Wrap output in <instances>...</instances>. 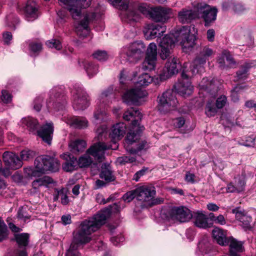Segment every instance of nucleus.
<instances>
[{
  "label": "nucleus",
  "instance_id": "aec40b11",
  "mask_svg": "<svg viewBox=\"0 0 256 256\" xmlns=\"http://www.w3.org/2000/svg\"><path fill=\"white\" fill-rule=\"evenodd\" d=\"M156 56V46L154 43H150L147 49L146 56L143 63V68L148 70H154L155 68Z\"/></svg>",
  "mask_w": 256,
  "mask_h": 256
},
{
  "label": "nucleus",
  "instance_id": "2eb2a0df",
  "mask_svg": "<svg viewBox=\"0 0 256 256\" xmlns=\"http://www.w3.org/2000/svg\"><path fill=\"white\" fill-rule=\"evenodd\" d=\"M153 8L145 4H140L138 8V10H128L124 12L126 16V21L128 22H136L140 18V16L138 12L142 13L146 17L150 18Z\"/></svg>",
  "mask_w": 256,
  "mask_h": 256
},
{
  "label": "nucleus",
  "instance_id": "4be33fe9",
  "mask_svg": "<svg viewBox=\"0 0 256 256\" xmlns=\"http://www.w3.org/2000/svg\"><path fill=\"white\" fill-rule=\"evenodd\" d=\"M94 14H86L82 16V20L76 26V32L80 38L86 37L89 34L88 24L94 18Z\"/></svg>",
  "mask_w": 256,
  "mask_h": 256
},
{
  "label": "nucleus",
  "instance_id": "de8ad7c7",
  "mask_svg": "<svg viewBox=\"0 0 256 256\" xmlns=\"http://www.w3.org/2000/svg\"><path fill=\"white\" fill-rule=\"evenodd\" d=\"M93 58L99 61H104L108 58V55L106 51L98 50L92 54Z\"/></svg>",
  "mask_w": 256,
  "mask_h": 256
},
{
  "label": "nucleus",
  "instance_id": "4468645a",
  "mask_svg": "<svg viewBox=\"0 0 256 256\" xmlns=\"http://www.w3.org/2000/svg\"><path fill=\"white\" fill-rule=\"evenodd\" d=\"M214 54L212 50L208 46L202 48L198 55L194 60L191 68L194 69L196 72H202L204 70L203 65Z\"/></svg>",
  "mask_w": 256,
  "mask_h": 256
},
{
  "label": "nucleus",
  "instance_id": "5fc2aeb1",
  "mask_svg": "<svg viewBox=\"0 0 256 256\" xmlns=\"http://www.w3.org/2000/svg\"><path fill=\"white\" fill-rule=\"evenodd\" d=\"M43 98L41 96H38L36 98L33 103V108L36 112H40L42 107V102Z\"/></svg>",
  "mask_w": 256,
  "mask_h": 256
},
{
  "label": "nucleus",
  "instance_id": "6e6552de",
  "mask_svg": "<svg viewBox=\"0 0 256 256\" xmlns=\"http://www.w3.org/2000/svg\"><path fill=\"white\" fill-rule=\"evenodd\" d=\"M62 90L59 87L52 88L49 92V98L46 100L47 108L56 110L62 109L66 104V99L62 94Z\"/></svg>",
  "mask_w": 256,
  "mask_h": 256
},
{
  "label": "nucleus",
  "instance_id": "a18cd8bd",
  "mask_svg": "<svg viewBox=\"0 0 256 256\" xmlns=\"http://www.w3.org/2000/svg\"><path fill=\"white\" fill-rule=\"evenodd\" d=\"M34 156L35 152L34 151L28 149H25L20 152V159L22 162V160H28L33 158Z\"/></svg>",
  "mask_w": 256,
  "mask_h": 256
},
{
  "label": "nucleus",
  "instance_id": "0e129e2a",
  "mask_svg": "<svg viewBox=\"0 0 256 256\" xmlns=\"http://www.w3.org/2000/svg\"><path fill=\"white\" fill-rule=\"evenodd\" d=\"M254 141L255 138L253 136H248L246 138L245 142L241 143L240 144L247 147L254 146Z\"/></svg>",
  "mask_w": 256,
  "mask_h": 256
},
{
  "label": "nucleus",
  "instance_id": "dca6fc26",
  "mask_svg": "<svg viewBox=\"0 0 256 256\" xmlns=\"http://www.w3.org/2000/svg\"><path fill=\"white\" fill-rule=\"evenodd\" d=\"M197 18H198V4L193 8H184L178 13V20L183 24L190 23L192 20Z\"/></svg>",
  "mask_w": 256,
  "mask_h": 256
},
{
  "label": "nucleus",
  "instance_id": "bf43d9fd",
  "mask_svg": "<svg viewBox=\"0 0 256 256\" xmlns=\"http://www.w3.org/2000/svg\"><path fill=\"white\" fill-rule=\"evenodd\" d=\"M30 50L34 52H40L42 49V44L40 42H30L29 44Z\"/></svg>",
  "mask_w": 256,
  "mask_h": 256
},
{
  "label": "nucleus",
  "instance_id": "f257e3e1",
  "mask_svg": "<svg viewBox=\"0 0 256 256\" xmlns=\"http://www.w3.org/2000/svg\"><path fill=\"white\" fill-rule=\"evenodd\" d=\"M197 30L194 25L184 26L175 34L166 35L162 39H158L160 48V56L162 59L168 58L163 71L159 74L160 81H164L177 74L180 68V62L175 56H170L176 41L180 42L184 50H191L195 45L196 34Z\"/></svg>",
  "mask_w": 256,
  "mask_h": 256
},
{
  "label": "nucleus",
  "instance_id": "49530a36",
  "mask_svg": "<svg viewBox=\"0 0 256 256\" xmlns=\"http://www.w3.org/2000/svg\"><path fill=\"white\" fill-rule=\"evenodd\" d=\"M250 66L248 64H246L242 66L240 70L236 72L237 77L238 80L244 79L247 77L248 72Z\"/></svg>",
  "mask_w": 256,
  "mask_h": 256
},
{
  "label": "nucleus",
  "instance_id": "79ce46f5",
  "mask_svg": "<svg viewBox=\"0 0 256 256\" xmlns=\"http://www.w3.org/2000/svg\"><path fill=\"white\" fill-rule=\"evenodd\" d=\"M84 68L89 77L91 78L98 72V66L92 62H87L84 65Z\"/></svg>",
  "mask_w": 256,
  "mask_h": 256
},
{
  "label": "nucleus",
  "instance_id": "7ed1b4c3",
  "mask_svg": "<svg viewBox=\"0 0 256 256\" xmlns=\"http://www.w3.org/2000/svg\"><path fill=\"white\" fill-rule=\"evenodd\" d=\"M20 123L22 126H26V128L30 132H36L38 136L44 142L48 144H50L54 132L52 123H46L38 130H36L38 127V121L36 119L32 117L28 116L22 118L21 120Z\"/></svg>",
  "mask_w": 256,
  "mask_h": 256
},
{
  "label": "nucleus",
  "instance_id": "2f4dec72",
  "mask_svg": "<svg viewBox=\"0 0 256 256\" xmlns=\"http://www.w3.org/2000/svg\"><path fill=\"white\" fill-rule=\"evenodd\" d=\"M26 16L28 21H32L38 16L36 4L33 1H28L24 8Z\"/></svg>",
  "mask_w": 256,
  "mask_h": 256
},
{
  "label": "nucleus",
  "instance_id": "9d476101",
  "mask_svg": "<svg viewBox=\"0 0 256 256\" xmlns=\"http://www.w3.org/2000/svg\"><path fill=\"white\" fill-rule=\"evenodd\" d=\"M146 47L141 42H134L124 47L123 49L124 54L127 60L134 62L138 61L143 56Z\"/></svg>",
  "mask_w": 256,
  "mask_h": 256
},
{
  "label": "nucleus",
  "instance_id": "423d86ee",
  "mask_svg": "<svg viewBox=\"0 0 256 256\" xmlns=\"http://www.w3.org/2000/svg\"><path fill=\"white\" fill-rule=\"evenodd\" d=\"M178 103L175 92L172 90H168L159 97L158 110L162 114H166L174 110Z\"/></svg>",
  "mask_w": 256,
  "mask_h": 256
},
{
  "label": "nucleus",
  "instance_id": "4d7b16f0",
  "mask_svg": "<svg viewBox=\"0 0 256 256\" xmlns=\"http://www.w3.org/2000/svg\"><path fill=\"white\" fill-rule=\"evenodd\" d=\"M226 102V97L224 95H222L217 98L216 102V106L217 108H222L225 106Z\"/></svg>",
  "mask_w": 256,
  "mask_h": 256
},
{
  "label": "nucleus",
  "instance_id": "680f3d73",
  "mask_svg": "<svg viewBox=\"0 0 256 256\" xmlns=\"http://www.w3.org/2000/svg\"><path fill=\"white\" fill-rule=\"evenodd\" d=\"M1 100L4 103L10 102L12 100V96L6 90H2V91Z\"/></svg>",
  "mask_w": 256,
  "mask_h": 256
},
{
  "label": "nucleus",
  "instance_id": "7c9ffc66",
  "mask_svg": "<svg viewBox=\"0 0 256 256\" xmlns=\"http://www.w3.org/2000/svg\"><path fill=\"white\" fill-rule=\"evenodd\" d=\"M195 225L200 228L210 227L212 223L209 222L208 218L202 212H196L194 215Z\"/></svg>",
  "mask_w": 256,
  "mask_h": 256
},
{
  "label": "nucleus",
  "instance_id": "c756f323",
  "mask_svg": "<svg viewBox=\"0 0 256 256\" xmlns=\"http://www.w3.org/2000/svg\"><path fill=\"white\" fill-rule=\"evenodd\" d=\"M61 158L65 160L62 164V168L64 170L71 172L76 169L77 166L78 161L74 156L64 154L61 155Z\"/></svg>",
  "mask_w": 256,
  "mask_h": 256
},
{
  "label": "nucleus",
  "instance_id": "9b49d317",
  "mask_svg": "<svg viewBox=\"0 0 256 256\" xmlns=\"http://www.w3.org/2000/svg\"><path fill=\"white\" fill-rule=\"evenodd\" d=\"M218 10L215 8L204 3L198 4V18H202L204 22V26H209L216 20Z\"/></svg>",
  "mask_w": 256,
  "mask_h": 256
},
{
  "label": "nucleus",
  "instance_id": "b1692460",
  "mask_svg": "<svg viewBox=\"0 0 256 256\" xmlns=\"http://www.w3.org/2000/svg\"><path fill=\"white\" fill-rule=\"evenodd\" d=\"M144 130V127L140 126L138 120H134L132 122V127L127 134V142L132 144L138 140L140 138V134Z\"/></svg>",
  "mask_w": 256,
  "mask_h": 256
},
{
  "label": "nucleus",
  "instance_id": "6e6d98bb",
  "mask_svg": "<svg viewBox=\"0 0 256 256\" xmlns=\"http://www.w3.org/2000/svg\"><path fill=\"white\" fill-rule=\"evenodd\" d=\"M117 162L120 164H124L128 162H132L136 160L133 156H122L117 158Z\"/></svg>",
  "mask_w": 256,
  "mask_h": 256
},
{
  "label": "nucleus",
  "instance_id": "13d9d810",
  "mask_svg": "<svg viewBox=\"0 0 256 256\" xmlns=\"http://www.w3.org/2000/svg\"><path fill=\"white\" fill-rule=\"evenodd\" d=\"M224 57L226 58V60L228 64L226 66V69L229 68H234L236 66V62L234 61L233 58L231 55L229 53L225 54Z\"/></svg>",
  "mask_w": 256,
  "mask_h": 256
},
{
  "label": "nucleus",
  "instance_id": "0eeeda50",
  "mask_svg": "<svg viewBox=\"0 0 256 256\" xmlns=\"http://www.w3.org/2000/svg\"><path fill=\"white\" fill-rule=\"evenodd\" d=\"M197 73L194 69L191 68L189 71H183L182 74V80L174 86L176 92L184 97L190 95L193 92L194 87L188 78Z\"/></svg>",
  "mask_w": 256,
  "mask_h": 256
},
{
  "label": "nucleus",
  "instance_id": "cd10ccee",
  "mask_svg": "<svg viewBox=\"0 0 256 256\" xmlns=\"http://www.w3.org/2000/svg\"><path fill=\"white\" fill-rule=\"evenodd\" d=\"M218 82L216 80L212 79L210 81L208 78H204L199 86L201 89L210 93L212 96H215L218 91Z\"/></svg>",
  "mask_w": 256,
  "mask_h": 256
},
{
  "label": "nucleus",
  "instance_id": "58836bf2",
  "mask_svg": "<svg viewBox=\"0 0 256 256\" xmlns=\"http://www.w3.org/2000/svg\"><path fill=\"white\" fill-rule=\"evenodd\" d=\"M14 240L20 248L26 247L29 242L30 236L28 233L16 234L14 235Z\"/></svg>",
  "mask_w": 256,
  "mask_h": 256
},
{
  "label": "nucleus",
  "instance_id": "37998d69",
  "mask_svg": "<svg viewBox=\"0 0 256 256\" xmlns=\"http://www.w3.org/2000/svg\"><path fill=\"white\" fill-rule=\"evenodd\" d=\"M9 231L4 221L0 218V242L6 240L8 238Z\"/></svg>",
  "mask_w": 256,
  "mask_h": 256
},
{
  "label": "nucleus",
  "instance_id": "603ef678",
  "mask_svg": "<svg viewBox=\"0 0 256 256\" xmlns=\"http://www.w3.org/2000/svg\"><path fill=\"white\" fill-rule=\"evenodd\" d=\"M134 198H136V189L126 193L122 196V198L124 202H131Z\"/></svg>",
  "mask_w": 256,
  "mask_h": 256
},
{
  "label": "nucleus",
  "instance_id": "c85d7f7f",
  "mask_svg": "<svg viewBox=\"0 0 256 256\" xmlns=\"http://www.w3.org/2000/svg\"><path fill=\"white\" fill-rule=\"evenodd\" d=\"M227 245H229L230 256H240L239 253L244 249L242 243L232 238H228Z\"/></svg>",
  "mask_w": 256,
  "mask_h": 256
},
{
  "label": "nucleus",
  "instance_id": "ddd939ff",
  "mask_svg": "<svg viewBox=\"0 0 256 256\" xmlns=\"http://www.w3.org/2000/svg\"><path fill=\"white\" fill-rule=\"evenodd\" d=\"M192 217L190 210L184 206L172 208L168 211L166 216L168 219L176 220L181 222H188Z\"/></svg>",
  "mask_w": 256,
  "mask_h": 256
},
{
  "label": "nucleus",
  "instance_id": "f3484780",
  "mask_svg": "<svg viewBox=\"0 0 256 256\" xmlns=\"http://www.w3.org/2000/svg\"><path fill=\"white\" fill-rule=\"evenodd\" d=\"M88 96L82 88L76 90L73 96L72 106L75 110H84L88 106Z\"/></svg>",
  "mask_w": 256,
  "mask_h": 256
},
{
  "label": "nucleus",
  "instance_id": "393cba45",
  "mask_svg": "<svg viewBox=\"0 0 256 256\" xmlns=\"http://www.w3.org/2000/svg\"><path fill=\"white\" fill-rule=\"evenodd\" d=\"M126 130V126L122 122L114 124L111 128L110 136L116 144V141L121 140L124 136Z\"/></svg>",
  "mask_w": 256,
  "mask_h": 256
},
{
  "label": "nucleus",
  "instance_id": "6ab92c4d",
  "mask_svg": "<svg viewBox=\"0 0 256 256\" xmlns=\"http://www.w3.org/2000/svg\"><path fill=\"white\" fill-rule=\"evenodd\" d=\"M146 96L145 91L140 88H134L127 90L122 96L124 102L128 104H138V100Z\"/></svg>",
  "mask_w": 256,
  "mask_h": 256
},
{
  "label": "nucleus",
  "instance_id": "f8f14e48",
  "mask_svg": "<svg viewBox=\"0 0 256 256\" xmlns=\"http://www.w3.org/2000/svg\"><path fill=\"white\" fill-rule=\"evenodd\" d=\"M156 195L154 188L143 186L136 188V198L142 202V208L148 207L150 200Z\"/></svg>",
  "mask_w": 256,
  "mask_h": 256
},
{
  "label": "nucleus",
  "instance_id": "39448f33",
  "mask_svg": "<svg viewBox=\"0 0 256 256\" xmlns=\"http://www.w3.org/2000/svg\"><path fill=\"white\" fill-rule=\"evenodd\" d=\"M32 174L34 176H36L37 173L44 174L48 170L52 172L58 171L60 167V164L56 158L48 156H42L36 158Z\"/></svg>",
  "mask_w": 256,
  "mask_h": 256
},
{
  "label": "nucleus",
  "instance_id": "09e8293b",
  "mask_svg": "<svg viewBox=\"0 0 256 256\" xmlns=\"http://www.w3.org/2000/svg\"><path fill=\"white\" fill-rule=\"evenodd\" d=\"M217 112V109L216 108L214 104L212 102H208L206 104L205 113L209 117L214 116Z\"/></svg>",
  "mask_w": 256,
  "mask_h": 256
},
{
  "label": "nucleus",
  "instance_id": "f03ea898",
  "mask_svg": "<svg viewBox=\"0 0 256 256\" xmlns=\"http://www.w3.org/2000/svg\"><path fill=\"white\" fill-rule=\"evenodd\" d=\"M112 212L111 206L98 212L92 218L83 221L77 231L74 232L73 242L84 244L92 240L91 234L104 224Z\"/></svg>",
  "mask_w": 256,
  "mask_h": 256
},
{
  "label": "nucleus",
  "instance_id": "473e14b6",
  "mask_svg": "<svg viewBox=\"0 0 256 256\" xmlns=\"http://www.w3.org/2000/svg\"><path fill=\"white\" fill-rule=\"evenodd\" d=\"M100 177L108 182L114 180L115 176L109 164L104 163L102 164Z\"/></svg>",
  "mask_w": 256,
  "mask_h": 256
},
{
  "label": "nucleus",
  "instance_id": "c03bdc74",
  "mask_svg": "<svg viewBox=\"0 0 256 256\" xmlns=\"http://www.w3.org/2000/svg\"><path fill=\"white\" fill-rule=\"evenodd\" d=\"M113 6L122 10H126L128 8V0H108Z\"/></svg>",
  "mask_w": 256,
  "mask_h": 256
},
{
  "label": "nucleus",
  "instance_id": "864d4df0",
  "mask_svg": "<svg viewBox=\"0 0 256 256\" xmlns=\"http://www.w3.org/2000/svg\"><path fill=\"white\" fill-rule=\"evenodd\" d=\"M148 148V145L146 142L142 141L140 142L137 148L136 149L132 148L130 150H128V152L130 154H136L138 151L142 150H146Z\"/></svg>",
  "mask_w": 256,
  "mask_h": 256
},
{
  "label": "nucleus",
  "instance_id": "bb28decb",
  "mask_svg": "<svg viewBox=\"0 0 256 256\" xmlns=\"http://www.w3.org/2000/svg\"><path fill=\"white\" fill-rule=\"evenodd\" d=\"M232 212L235 214L236 220L242 223V226L244 228L246 229L251 228L250 223L252 221V218L248 215L246 212L240 210V208H236L232 210Z\"/></svg>",
  "mask_w": 256,
  "mask_h": 256
},
{
  "label": "nucleus",
  "instance_id": "4c0bfd02",
  "mask_svg": "<svg viewBox=\"0 0 256 256\" xmlns=\"http://www.w3.org/2000/svg\"><path fill=\"white\" fill-rule=\"evenodd\" d=\"M58 198L60 199V202L63 205H66L69 203L66 189L62 188L60 190H56V194L54 196V200L56 201Z\"/></svg>",
  "mask_w": 256,
  "mask_h": 256
},
{
  "label": "nucleus",
  "instance_id": "8fccbe9b",
  "mask_svg": "<svg viewBox=\"0 0 256 256\" xmlns=\"http://www.w3.org/2000/svg\"><path fill=\"white\" fill-rule=\"evenodd\" d=\"M46 46L51 48H55L57 50H60L62 48L61 43L58 40L52 39L46 42Z\"/></svg>",
  "mask_w": 256,
  "mask_h": 256
},
{
  "label": "nucleus",
  "instance_id": "5701e85b",
  "mask_svg": "<svg viewBox=\"0 0 256 256\" xmlns=\"http://www.w3.org/2000/svg\"><path fill=\"white\" fill-rule=\"evenodd\" d=\"M2 158L5 166L11 170L18 169L21 168L23 164L18 156L11 152H4L2 154Z\"/></svg>",
  "mask_w": 256,
  "mask_h": 256
},
{
  "label": "nucleus",
  "instance_id": "f704fd0d",
  "mask_svg": "<svg viewBox=\"0 0 256 256\" xmlns=\"http://www.w3.org/2000/svg\"><path fill=\"white\" fill-rule=\"evenodd\" d=\"M53 182L52 180L49 176H44L34 180L32 184V187L36 190L42 186L47 187L48 184Z\"/></svg>",
  "mask_w": 256,
  "mask_h": 256
},
{
  "label": "nucleus",
  "instance_id": "ea45409f",
  "mask_svg": "<svg viewBox=\"0 0 256 256\" xmlns=\"http://www.w3.org/2000/svg\"><path fill=\"white\" fill-rule=\"evenodd\" d=\"M69 124L77 128H84L88 126V121L84 118H76L72 119Z\"/></svg>",
  "mask_w": 256,
  "mask_h": 256
},
{
  "label": "nucleus",
  "instance_id": "774afa93",
  "mask_svg": "<svg viewBox=\"0 0 256 256\" xmlns=\"http://www.w3.org/2000/svg\"><path fill=\"white\" fill-rule=\"evenodd\" d=\"M216 224H219L220 225H224L226 224V220L222 214H220L218 216H216L214 219V221Z\"/></svg>",
  "mask_w": 256,
  "mask_h": 256
},
{
  "label": "nucleus",
  "instance_id": "a878e982",
  "mask_svg": "<svg viewBox=\"0 0 256 256\" xmlns=\"http://www.w3.org/2000/svg\"><path fill=\"white\" fill-rule=\"evenodd\" d=\"M245 186L244 178L242 176H238L234 178V182L228 184L226 192L239 193L244 190Z\"/></svg>",
  "mask_w": 256,
  "mask_h": 256
},
{
  "label": "nucleus",
  "instance_id": "e433bc0d",
  "mask_svg": "<svg viewBox=\"0 0 256 256\" xmlns=\"http://www.w3.org/2000/svg\"><path fill=\"white\" fill-rule=\"evenodd\" d=\"M142 114L137 108H130L124 114L123 118L126 120H130L131 118H134V120H140Z\"/></svg>",
  "mask_w": 256,
  "mask_h": 256
},
{
  "label": "nucleus",
  "instance_id": "052dcab7",
  "mask_svg": "<svg viewBox=\"0 0 256 256\" xmlns=\"http://www.w3.org/2000/svg\"><path fill=\"white\" fill-rule=\"evenodd\" d=\"M242 88V86L238 85L232 90L231 96L232 100L234 102H236L239 100L238 96V93L240 92Z\"/></svg>",
  "mask_w": 256,
  "mask_h": 256
},
{
  "label": "nucleus",
  "instance_id": "c9c22d12",
  "mask_svg": "<svg viewBox=\"0 0 256 256\" xmlns=\"http://www.w3.org/2000/svg\"><path fill=\"white\" fill-rule=\"evenodd\" d=\"M69 147L72 152H82L86 148V142L82 140H77L74 141H71L69 143Z\"/></svg>",
  "mask_w": 256,
  "mask_h": 256
},
{
  "label": "nucleus",
  "instance_id": "3c124183",
  "mask_svg": "<svg viewBox=\"0 0 256 256\" xmlns=\"http://www.w3.org/2000/svg\"><path fill=\"white\" fill-rule=\"evenodd\" d=\"M210 244L208 242V238L206 237L204 238L198 244V246L202 252L206 253L208 252V248L210 247Z\"/></svg>",
  "mask_w": 256,
  "mask_h": 256
},
{
  "label": "nucleus",
  "instance_id": "20e7f679",
  "mask_svg": "<svg viewBox=\"0 0 256 256\" xmlns=\"http://www.w3.org/2000/svg\"><path fill=\"white\" fill-rule=\"evenodd\" d=\"M118 146L116 145L114 148L112 146L107 145L102 142H98L92 146L86 152V154L80 158L78 164L80 168L88 167L92 162V158L88 156L90 154L94 157L98 162H102L104 158V151L108 149H116Z\"/></svg>",
  "mask_w": 256,
  "mask_h": 256
},
{
  "label": "nucleus",
  "instance_id": "a211bd4d",
  "mask_svg": "<svg viewBox=\"0 0 256 256\" xmlns=\"http://www.w3.org/2000/svg\"><path fill=\"white\" fill-rule=\"evenodd\" d=\"M170 8L161 6L154 7L150 18L156 22L164 24L170 18Z\"/></svg>",
  "mask_w": 256,
  "mask_h": 256
},
{
  "label": "nucleus",
  "instance_id": "1a4fd4ad",
  "mask_svg": "<svg viewBox=\"0 0 256 256\" xmlns=\"http://www.w3.org/2000/svg\"><path fill=\"white\" fill-rule=\"evenodd\" d=\"M64 5L72 18L78 19L81 14V8L90 6V0H58Z\"/></svg>",
  "mask_w": 256,
  "mask_h": 256
},
{
  "label": "nucleus",
  "instance_id": "e2e57ef3",
  "mask_svg": "<svg viewBox=\"0 0 256 256\" xmlns=\"http://www.w3.org/2000/svg\"><path fill=\"white\" fill-rule=\"evenodd\" d=\"M106 126H102L97 129L96 132L98 134V140H102V136H104L105 137L106 136Z\"/></svg>",
  "mask_w": 256,
  "mask_h": 256
},
{
  "label": "nucleus",
  "instance_id": "412c9836",
  "mask_svg": "<svg viewBox=\"0 0 256 256\" xmlns=\"http://www.w3.org/2000/svg\"><path fill=\"white\" fill-rule=\"evenodd\" d=\"M166 26L157 24H146L144 28V33L147 40H152L159 37L165 32Z\"/></svg>",
  "mask_w": 256,
  "mask_h": 256
},
{
  "label": "nucleus",
  "instance_id": "338daca9",
  "mask_svg": "<svg viewBox=\"0 0 256 256\" xmlns=\"http://www.w3.org/2000/svg\"><path fill=\"white\" fill-rule=\"evenodd\" d=\"M185 122L186 120L184 118H178L174 120V124L176 128H180L184 126Z\"/></svg>",
  "mask_w": 256,
  "mask_h": 256
},
{
  "label": "nucleus",
  "instance_id": "69168bd1",
  "mask_svg": "<svg viewBox=\"0 0 256 256\" xmlns=\"http://www.w3.org/2000/svg\"><path fill=\"white\" fill-rule=\"evenodd\" d=\"M18 216L20 219L26 222V220L30 218V216L26 214V212L23 209H20L18 213Z\"/></svg>",
  "mask_w": 256,
  "mask_h": 256
},
{
  "label": "nucleus",
  "instance_id": "a19ab883",
  "mask_svg": "<svg viewBox=\"0 0 256 256\" xmlns=\"http://www.w3.org/2000/svg\"><path fill=\"white\" fill-rule=\"evenodd\" d=\"M152 81V78L148 74L144 73L138 77L136 82L138 86H147Z\"/></svg>",
  "mask_w": 256,
  "mask_h": 256
},
{
  "label": "nucleus",
  "instance_id": "72a5a7b5",
  "mask_svg": "<svg viewBox=\"0 0 256 256\" xmlns=\"http://www.w3.org/2000/svg\"><path fill=\"white\" fill-rule=\"evenodd\" d=\"M212 234L214 238L218 244L223 246L228 244V238H226V232L223 230L218 228H215L212 230Z\"/></svg>",
  "mask_w": 256,
  "mask_h": 256
}]
</instances>
